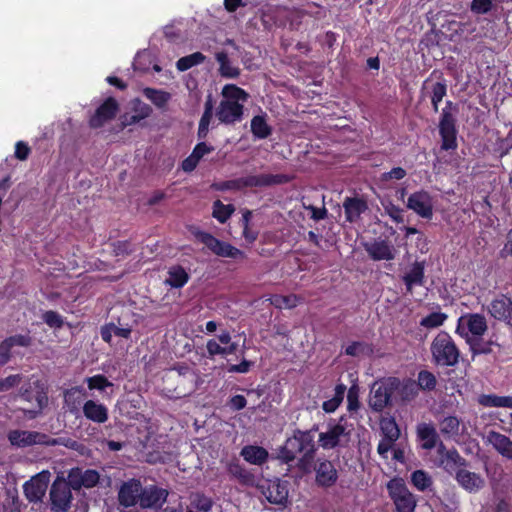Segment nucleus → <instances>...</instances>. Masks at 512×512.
Wrapping results in <instances>:
<instances>
[{
  "mask_svg": "<svg viewBox=\"0 0 512 512\" xmlns=\"http://www.w3.org/2000/svg\"><path fill=\"white\" fill-rule=\"evenodd\" d=\"M248 94L233 84H227L222 89V100L216 111L221 123L234 124L242 120L244 104Z\"/></svg>",
  "mask_w": 512,
  "mask_h": 512,
  "instance_id": "1",
  "label": "nucleus"
},
{
  "mask_svg": "<svg viewBox=\"0 0 512 512\" xmlns=\"http://www.w3.org/2000/svg\"><path fill=\"white\" fill-rule=\"evenodd\" d=\"M314 435L311 431L296 430L280 448L278 457L285 463H289L302 455L303 458H311L315 453Z\"/></svg>",
  "mask_w": 512,
  "mask_h": 512,
  "instance_id": "2",
  "label": "nucleus"
},
{
  "mask_svg": "<svg viewBox=\"0 0 512 512\" xmlns=\"http://www.w3.org/2000/svg\"><path fill=\"white\" fill-rule=\"evenodd\" d=\"M430 351L436 365L455 366L459 361L460 352L452 337L445 331H440L434 337Z\"/></svg>",
  "mask_w": 512,
  "mask_h": 512,
  "instance_id": "3",
  "label": "nucleus"
},
{
  "mask_svg": "<svg viewBox=\"0 0 512 512\" xmlns=\"http://www.w3.org/2000/svg\"><path fill=\"white\" fill-rule=\"evenodd\" d=\"M388 495L397 512H414L417 506L416 496L409 490L402 478L395 477L386 485Z\"/></svg>",
  "mask_w": 512,
  "mask_h": 512,
  "instance_id": "4",
  "label": "nucleus"
},
{
  "mask_svg": "<svg viewBox=\"0 0 512 512\" xmlns=\"http://www.w3.org/2000/svg\"><path fill=\"white\" fill-rule=\"evenodd\" d=\"M290 179L291 178L285 174L247 175L225 182L222 188L240 190L246 187H265L287 183Z\"/></svg>",
  "mask_w": 512,
  "mask_h": 512,
  "instance_id": "5",
  "label": "nucleus"
},
{
  "mask_svg": "<svg viewBox=\"0 0 512 512\" xmlns=\"http://www.w3.org/2000/svg\"><path fill=\"white\" fill-rule=\"evenodd\" d=\"M487 328V322L483 315L471 313L458 319L456 333L465 339L468 344L475 339H481Z\"/></svg>",
  "mask_w": 512,
  "mask_h": 512,
  "instance_id": "6",
  "label": "nucleus"
},
{
  "mask_svg": "<svg viewBox=\"0 0 512 512\" xmlns=\"http://www.w3.org/2000/svg\"><path fill=\"white\" fill-rule=\"evenodd\" d=\"M351 430L346 424L341 421L329 426L327 431L319 434V445L325 449L330 450L336 447L347 446L350 441Z\"/></svg>",
  "mask_w": 512,
  "mask_h": 512,
  "instance_id": "7",
  "label": "nucleus"
},
{
  "mask_svg": "<svg viewBox=\"0 0 512 512\" xmlns=\"http://www.w3.org/2000/svg\"><path fill=\"white\" fill-rule=\"evenodd\" d=\"M8 439L13 446L17 447H28L36 444L54 446L58 444L57 439L36 431L13 430L9 432Z\"/></svg>",
  "mask_w": 512,
  "mask_h": 512,
  "instance_id": "8",
  "label": "nucleus"
},
{
  "mask_svg": "<svg viewBox=\"0 0 512 512\" xmlns=\"http://www.w3.org/2000/svg\"><path fill=\"white\" fill-rule=\"evenodd\" d=\"M260 489L265 498L272 504L286 507L288 504V482L280 479L265 480Z\"/></svg>",
  "mask_w": 512,
  "mask_h": 512,
  "instance_id": "9",
  "label": "nucleus"
},
{
  "mask_svg": "<svg viewBox=\"0 0 512 512\" xmlns=\"http://www.w3.org/2000/svg\"><path fill=\"white\" fill-rule=\"evenodd\" d=\"M50 500L52 510L56 512H66L70 508L72 501L69 483L58 477L51 486Z\"/></svg>",
  "mask_w": 512,
  "mask_h": 512,
  "instance_id": "10",
  "label": "nucleus"
},
{
  "mask_svg": "<svg viewBox=\"0 0 512 512\" xmlns=\"http://www.w3.org/2000/svg\"><path fill=\"white\" fill-rule=\"evenodd\" d=\"M194 235L198 241L203 243L208 249L218 256L234 259L243 256L242 251L226 242L218 240L209 233L197 231Z\"/></svg>",
  "mask_w": 512,
  "mask_h": 512,
  "instance_id": "11",
  "label": "nucleus"
},
{
  "mask_svg": "<svg viewBox=\"0 0 512 512\" xmlns=\"http://www.w3.org/2000/svg\"><path fill=\"white\" fill-rule=\"evenodd\" d=\"M407 208L424 219H431L434 210V199L426 190L412 193L407 199Z\"/></svg>",
  "mask_w": 512,
  "mask_h": 512,
  "instance_id": "12",
  "label": "nucleus"
},
{
  "mask_svg": "<svg viewBox=\"0 0 512 512\" xmlns=\"http://www.w3.org/2000/svg\"><path fill=\"white\" fill-rule=\"evenodd\" d=\"M365 251L374 261H391L394 260L397 250L394 245L386 240L377 238L363 244Z\"/></svg>",
  "mask_w": 512,
  "mask_h": 512,
  "instance_id": "13",
  "label": "nucleus"
},
{
  "mask_svg": "<svg viewBox=\"0 0 512 512\" xmlns=\"http://www.w3.org/2000/svg\"><path fill=\"white\" fill-rule=\"evenodd\" d=\"M439 132L442 139L441 148L443 150H454L457 148L455 119L446 108L442 110Z\"/></svg>",
  "mask_w": 512,
  "mask_h": 512,
  "instance_id": "14",
  "label": "nucleus"
},
{
  "mask_svg": "<svg viewBox=\"0 0 512 512\" xmlns=\"http://www.w3.org/2000/svg\"><path fill=\"white\" fill-rule=\"evenodd\" d=\"M393 393L391 380L375 382L371 387L369 405L375 411L383 410L389 403Z\"/></svg>",
  "mask_w": 512,
  "mask_h": 512,
  "instance_id": "15",
  "label": "nucleus"
},
{
  "mask_svg": "<svg viewBox=\"0 0 512 512\" xmlns=\"http://www.w3.org/2000/svg\"><path fill=\"white\" fill-rule=\"evenodd\" d=\"M50 473L43 471L27 481L23 488L26 498L30 502H40L48 488Z\"/></svg>",
  "mask_w": 512,
  "mask_h": 512,
  "instance_id": "16",
  "label": "nucleus"
},
{
  "mask_svg": "<svg viewBox=\"0 0 512 512\" xmlns=\"http://www.w3.org/2000/svg\"><path fill=\"white\" fill-rule=\"evenodd\" d=\"M454 478L463 490L471 494L478 493L485 486V478L479 473L468 470L467 467L458 470Z\"/></svg>",
  "mask_w": 512,
  "mask_h": 512,
  "instance_id": "17",
  "label": "nucleus"
},
{
  "mask_svg": "<svg viewBox=\"0 0 512 512\" xmlns=\"http://www.w3.org/2000/svg\"><path fill=\"white\" fill-rule=\"evenodd\" d=\"M166 497L167 493L163 489L155 486L141 487L138 503L142 508L158 509L166 501Z\"/></svg>",
  "mask_w": 512,
  "mask_h": 512,
  "instance_id": "18",
  "label": "nucleus"
},
{
  "mask_svg": "<svg viewBox=\"0 0 512 512\" xmlns=\"http://www.w3.org/2000/svg\"><path fill=\"white\" fill-rule=\"evenodd\" d=\"M141 483L138 480H130L120 487L118 499L122 506L131 507L139 502Z\"/></svg>",
  "mask_w": 512,
  "mask_h": 512,
  "instance_id": "19",
  "label": "nucleus"
},
{
  "mask_svg": "<svg viewBox=\"0 0 512 512\" xmlns=\"http://www.w3.org/2000/svg\"><path fill=\"white\" fill-rule=\"evenodd\" d=\"M488 311L495 319L510 321L512 318V301L507 296L500 295L491 301Z\"/></svg>",
  "mask_w": 512,
  "mask_h": 512,
  "instance_id": "20",
  "label": "nucleus"
},
{
  "mask_svg": "<svg viewBox=\"0 0 512 512\" xmlns=\"http://www.w3.org/2000/svg\"><path fill=\"white\" fill-rule=\"evenodd\" d=\"M315 472L317 484L323 487L334 485L338 479L335 465L328 460L320 461L315 468Z\"/></svg>",
  "mask_w": 512,
  "mask_h": 512,
  "instance_id": "21",
  "label": "nucleus"
},
{
  "mask_svg": "<svg viewBox=\"0 0 512 512\" xmlns=\"http://www.w3.org/2000/svg\"><path fill=\"white\" fill-rule=\"evenodd\" d=\"M485 440L486 443L491 445L500 455L507 459L512 458V441L509 437L496 431H489Z\"/></svg>",
  "mask_w": 512,
  "mask_h": 512,
  "instance_id": "22",
  "label": "nucleus"
},
{
  "mask_svg": "<svg viewBox=\"0 0 512 512\" xmlns=\"http://www.w3.org/2000/svg\"><path fill=\"white\" fill-rule=\"evenodd\" d=\"M468 462L463 458L456 449H449L443 458L439 459V466L442 467L450 475L456 476L458 470L467 467Z\"/></svg>",
  "mask_w": 512,
  "mask_h": 512,
  "instance_id": "23",
  "label": "nucleus"
},
{
  "mask_svg": "<svg viewBox=\"0 0 512 512\" xmlns=\"http://www.w3.org/2000/svg\"><path fill=\"white\" fill-rule=\"evenodd\" d=\"M416 434L423 449L431 450L437 446L439 436L433 424L419 423L416 428Z\"/></svg>",
  "mask_w": 512,
  "mask_h": 512,
  "instance_id": "24",
  "label": "nucleus"
},
{
  "mask_svg": "<svg viewBox=\"0 0 512 512\" xmlns=\"http://www.w3.org/2000/svg\"><path fill=\"white\" fill-rule=\"evenodd\" d=\"M117 102L109 98L95 112L90 119L91 127H101L106 121L112 119L117 112Z\"/></svg>",
  "mask_w": 512,
  "mask_h": 512,
  "instance_id": "25",
  "label": "nucleus"
},
{
  "mask_svg": "<svg viewBox=\"0 0 512 512\" xmlns=\"http://www.w3.org/2000/svg\"><path fill=\"white\" fill-rule=\"evenodd\" d=\"M84 416L95 423L102 424L108 420V408L94 400H87L83 404Z\"/></svg>",
  "mask_w": 512,
  "mask_h": 512,
  "instance_id": "26",
  "label": "nucleus"
},
{
  "mask_svg": "<svg viewBox=\"0 0 512 512\" xmlns=\"http://www.w3.org/2000/svg\"><path fill=\"white\" fill-rule=\"evenodd\" d=\"M424 271V262H415L411 265L403 276L407 292L411 293L414 286H422L424 284Z\"/></svg>",
  "mask_w": 512,
  "mask_h": 512,
  "instance_id": "27",
  "label": "nucleus"
},
{
  "mask_svg": "<svg viewBox=\"0 0 512 512\" xmlns=\"http://www.w3.org/2000/svg\"><path fill=\"white\" fill-rule=\"evenodd\" d=\"M70 482L75 486H85L87 488L95 486L99 481V473L95 470L73 471L70 475Z\"/></svg>",
  "mask_w": 512,
  "mask_h": 512,
  "instance_id": "28",
  "label": "nucleus"
},
{
  "mask_svg": "<svg viewBox=\"0 0 512 512\" xmlns=\"http://www.w3.org/2000/svg\"><path fill=\"white\" fill-rule=\"evenodd\" d=\"M347 221L355 222L360 215L367 209L366 203L358 198H346L343 203Z\"/></svg>",
  "mask_w": 512,
  "mask_h": 512,
  "instance_id": "29",
  "label": "nucleus"
},
{
  "mask_svg": "<svg viewBox=\"0 0 512 512\" xmlns=\"http://www.w3.org/2000/svg\"><path fill=\"white\" fill-rule=\"evenodd\" d=\"M85 396L82 387H72L64 392V404L69 412L75 414L79 411Z\"/></svg>",
  "mask_w": 512,
  "mask_h": 512,
  "instance_id": "30",
  "label": "nucleus"
},
{
  "mask_svg": "<svg viewBox=\"0 0 512 512\" xmlns=\"http://www.w3.org/2000/svg\"><path fill=\"white\" fill-rule=\"evenodd\" d=\"M168 277L165 279V284L172 288H181L189 280V274L181 266H172L168 269Z\"/></svg>",
  "mask_w": 512,
  "mask_h": 512,
  "instance_id": "31",
  "label": "nucleus"
},
{
  "mask_svg": "<svg viewBox=\"0 0 512 512\" xmlns=\"http://www.w3.org/2000/svg\"><path fill=\"white\" fill-rule=\"evenodd\" d=\"M242 457L249 463L261 465L267 460V451L258 446H245L241 451Z\"/></svg>",
  "mask_w": 512,
  "mask_h": 512,
  "instance_id": "32",
  "label": "nucleus"
},
{
  "mask_svg": "<svg viewBox=\"0 0 512 512\" xmlns=\"http://www.w3.org/2000/svg\"><path fill=\"white\" fill-rule=\"evenodd\" d=\"M410 481L412 485L420 492L431 490L433 479L425 470L419 469L411 473Z\"/></svg>",
  "mask_w": 512,
  "mask_h": 512,
  "instance_id": "33",
  "label": "nucleus"
},
{
  "mask_svg": "<svg viewBox=\"0 0 512 512\" xmlns=\"http://www.w3.org/2000/svg\"><path fill=\"white\" fill-rule=\"evenodd\" d=\"M217 62L219 63V72L221 76L225 78H236L240 74L238 67L234 66L228 58L225 52H218L215 55Z\"/></svg>",
  "mask_w": 512,
  "mask_h": 512,
  "instance_id": "34",
  "label": "nucleus"
},
{
  "mask_svg": "<svg viewBox=\"0 0 512 512\" xmlns=\"http://www.w3.org/2000/svg\"><path fill=\"white\" fill-rule=\"evenodd\" d=\"M478 402L485 407L512 408V396L484 394L479 397Z\"/></svg>",
  "mask_w": 512,
  "mask_h": 512,
  "instance_id": "35",
  "label": "nucleus"
},
{
  "mask_svg": "<svg viewBox=\"0 0 512 512\" xmlns=\"http://www.w3.org/2000/svg\"><path fill=\"white\" fill-rule=\"evenodd\" d=\"M251 132L254 137L258 139H265L271 134L272 129L268 125L264 115H257L252 118Z\"/></svg>",
  "mask_w": 512,
  "mask_h": 512,
  "instance_id": "36",
  "label": "nucleus"
},
{
  "mask_svg": "<svg viewBox=\"0 0 512 512\" xmlns=\"http://www.w3.org/2000/svg\"><path fill=\"white\" fill-rule=\"evenodd\" d=\"M346 391V386L344 384H338L334 390V396L323 402L322 408L326 413H333L339 407L341 402L343 401L344 394Z\"/></svg>",
  "mask_w": 512,
  "mask_h": 512,
  "instance_id": "37",
  "label": "nucleus"
},
{
  "mask_svg": "<svg viewBox=\"0 0 512 512\" xmlns=\"http://www.w3.org/2000/svg\"><path fill=\"white\" fill-rule=\"evenodd\" d=\"M460 427V421L455 416L444 417L439 422V428L441 433L447 437H453L458 435Z\"/></svg>",
  "mask_w": 512,
  "mask_h": 512,
  "instance_id": "38",
  "label": "nucleus"
},
{
  "mask_svg": "<svg viewBox=\"0 0 512 512\" xmlns=\"http://www.w3.org/2000/svg\"><path fill=\"white\" fill-rule=\"evenodd\" d=\"M143 94L147 99H149L153 104L157 107H164L167 102L171 99V94L163 91L157 90L153 88H145L143 90Z\"/></svg>",
  "mask_w": 512,
  "mask_h": 512,
  "instance_id": "39",
  "label": "nucleus"
},
{
  "mask_svg": "<svg viewBox=\"0 0 512 512\" xmlns=\"http://www.w3.org/2000/svg\"><path fill=\"white\" fill-rule=\"evenodd\" d=\"M213 114V106L211 100H208L205 103V110L204 113L199 121V127H198V138L204 139L206 138L208 132H209V125L212 119Z\"/></svg>",
  "mask_w": 512,
  "mask_h": 512,
  "instance_id": "40",
  "label": "nucleus"
},
{
  "mask_svg": "<svg viewBox=\"0 0 512 512\" xmlns=\"http://www.w3.org/2000/svg\"><path fill=\"white\" fill-rule=\"evenodd\" d=\"M220 344L221 343L215 339H210L207 342L206 348L209 356L214 357L216 355H230L233 354L237 349L236 344H230L229 346H221Z\"/></svg>",
  "mask_w": 512,
  "mask_h": 512,
  "instance_id": "41",
  "label": "nucleus"
},
{
  "mask_svg": "<svg viewBox=\"0 0 512 512\" xmlns=\"http://www.w3.org/2000/svg\"><path fill=\"white\" fill-rule=\"evenodd\" d=\"M204 60L205 56L201 52H195L180 58L176 63V67L179 71H186L196 65L203 63Z\"/></svg>",
  "mask_w": 512,
  "mask_h": 512,
  "instance_id": "42",
  "label": "nucleus"
},
{
  "mask_svg": "<svg viewBox=\"0 0 512 512\" xmlns=\"http://www.w3.org/2000/svg\"><path fill=\"white\" fill-rule=\"evenodd\" d=\"M270 302L276 308H279V309H283V308L290 309V308H294V307L297 306V304L299 303V297L294 295V294L287 295V296H284V295H273L270 298Z\"/></svg>",
  "mask_w": 512,
  "mask_h": 512,
  "instance_id": "43",
  "label": "nucleus"
},
{
  "mask_svg": "<svg viewBox=\"0 0 512 512\" xmlns=\"http://www.w3.org/2000/svg\"><path fill=\"white\" fill-rule=\"evenodd\" d=\"M447 315L442 312H432L423 317L420 321V326L427 329L438 328L446 321Z\"/></svg>",
  "mask_w": 512,
  "mask_h": 512,
  "instance_id": "44",
  "label": "nucleus"
},
{
  "mask_svg": "<svg viewBox=\"0 0 512 512\" xmlns=\"http://www.w3.org/2000/svg\"><path fill=\"white\" fill-rule=\"evenodd\" d=\"M383 438L395 442L400 436V430L394 419H385L381 422Z\"/></svg>",
  "mask_w": 512,
  "mask_h": 512,
  "instance_id": "45",
  "label": "nucleus"
},
{
  "mask_svg": "<svg viewBox=\"0 0 512 512\" xmlns=\"http://www.w3.org/2000/svg\"><path fill=\"white\" fill-rule=\"evenodd\" d=\"M437 379L435 375L427 370H422L418 373L417 385L424 391H432L435 389Z\"/></svg>",
  "mask_w": 512,
  "mask_h": 512,
  "instance_id": "46",
  "label": "nucleus"
},
{
  "mask_svg": "<svg viewBox=\"0 0 512 512\" xmlns=\"http://www.w3.org/2000/svg\"><path fill=\"white\" fill-rule=\"evenodd\" d=\"M468 345L473 354H489L493 351V346L496 343L492 340L485 341L482 336L481 339H475L469 342Z\"/></svg>",
  "mask_w": 512,
  "mask_h": 512,
  "instance_id": "47",
  "label": "nucleus"
},
{
  "mask_svg": "<svg viewBox=\"0 0 512 512\" xmlns=\"http://www.w3.org/2000/svg\"><path fill=\"white\" fill-rule=\"evenodd\" d=\"M234 212V207L231 204L225 205L217 200L213 205V216L221 223H224L231 214Z\"/></svg>",
  "mask_w": 512,
  "mask_h": 512,
  "instance_id": "48",
  "label": "nucleus"
},
{
  "mask_svg": "<svg viewBox=\"0 0 512 512\" xmlns=\"http://www.w3.org/2000/svg\"><path fill=\"white\" fill-rule=\"evenodd\" d=\"M447 93V85L445 82H436L431 90V102L435 112L438 111L439 103L443 100Z\"/></svg>",
  "mask_w": 512,
  "mask_h": 512,
  "instance_id": "49",
  "label": "nucleus"
},
{
  "mask_svg": "<svg viewBox=\"0 0 512 512\" xmlns=\"http://www.w3.org/2000/svg\"><path fill=\"white\" fill-rule=\"evenodd\" d=\"M86 383L90 390L104 391L106 388L113 386V384L101 374L86 378Z\"/></svg>",
  "mask_w": 512,
  "mask_h": 512,
  "instance_id": "50",
  "label": "nucleus"
},
{
  "mask_svg": "<svg viewBox=\"0 0 512 512\" xmlns=\"http://www.w3.org/2000/svg\"><path fill=\"white\" fill-rule=\"evenodd\" d=\"M385 213L396 223H403V209L396 206L392 202L383 203Z\"/></svg>",
  "mask_w": 512,
  "mask_h": 512,
  "instance_id": "51",
  "label": "nucleus"
},
{
  "mask_svg": "<svg viewBox=\"0 0 512 512\" xmlns=\"http://www.w3.org/2000/svg\"><path fill=\"white\" fill-rule=\"evenodd\" d=\"M42 318L44 322L51 328H61L64 324L63 317L59 313L52 310L46 311Z\"/></svg>",
  "mask_w": 512,
  "mask_h": 512,
  "instance_id": "52",
  "label": "nucleus"
},
{
  "mask_svg": "<svg viewBox=\"0 0 512 512\" xmlns=\"http://www.w3.org/2000/svg\"><path fill=\"white\" fill-rule=\"evenodd\" d=\"M492 9V0H472L471 11L476 14H486Z\"/></svg>",
  "mask_w": 512,
  "mask_h": 512,
  "instance_id": "53",
  "label": "nucleus"
},
{
  "mask_svg": "<svg viewBox=\"0 0 512 512\" xmlns=\"http://www.w3.org/2000/svg\"><path fill=\"white\" fill-rule=\"evenodd\" d=\"M11 348L14 346L27 347L31 344L29 335H14L4 340Z\"/></svg>",
  "mask_w": 512,
  "mask_h": 512,
  "instance_id": "54",
  "label": "nucleus"
},
{
  "mask_svg": "<svg viewBox=\"0 0 512 512\" xmlns=\"http://www.w3.org/2000/svg\"><path fill=\"white\" fill-rule=\"evenodd\" d=\"M22 377L19 374L10 375L5 379H0V391H8L21 382Z\"/></svg>",
  "mask_w": 512,
  "mask_h": 512,
  "instance_id": "55",
  "label": "nucleus"
},
{
  "mask_svg": "<svg viewBox=\"0 0 512 512\" xmlns=\"http://www.w3.org/2000/svg\"><path fill=\"white\" fill-rule=\"evenodd\" d=\"M214 148L205 142L198 143L191 154H193L199 161L207 154L211 153Z\"/></svg>",
  "mask_w": 512,
  "mask_h": 512,
  "instance_id": "56",
  "label": "nucleus"
},
{
  "mask_svg": "<svg viewBox=\"0 0 512 512\" xmlns=\"http://www.w3.org/2000/svg\"><path fill=\"white\" fill-rule=\"evenodd\" d=\"M406 176V171L401 167H395L382 175L383 180L396 179L401 180Z\"/></svg>",
  "mask_w": 512,
  "mask_h": 512,
  "instance_id": "57",
  "label": "nucleus"
},
{
  "mask_svg": "<svg viewBox=\"0 0 512 512\" xmlns=\"http://www.w3.org/2000/svg\"><path fill=\"white\" fill-rule=\"evenodd\" d=\"M30 153V148L22 141L16 143L15 156L19 160H26Z\"/></svg>",
  "mask_w": 512,
  "mask_h": 512,
  "instance_id": "58",
  "label": "nucleus"
},
{
  "mask_svg": "<svg viewBox=\"0 0 512 512\" xmlns=\"http://www.w3.org/2000/svg\"><path fill=\"white\" fill-rule=\"evenodd\" d=\"M198 163L199 160L193 154H190L183 160L181 167L185 172H192L197 167Z\"/></svg>",
  "mask_w": 512,
  "mask_h": 512,
  "instance_id": "59",
  "label": "nucleus"
},
{
  "mask_svg": "<svg viewBox=\"0 0 512 512\" xmlns=\"http://www.w3.org/2000/svg\"><path fill=\"white\" fill-rule=\"evenodd\" d=\"M348 409L356 410L359 407L358 395L355 387H351L347 395Z\"/></svg>",
  "mask_w": 512,
  "mask_h": 512,
  "instance_id": "60",
  "label": "nucleus"
},
{
  "mask_svg": "<svg viewBox=\"0 0 512 512\" xmlns=\"http://www.w3.org/2000/svg\"><path fill=\"white\" fill-rule=\"evenodd\" d=\"M11 349L12 348L5 341L0 344V366L7 363L10 359Z\"/></svg>",
  "mask_w": 512,
  "mask_h": 512,
  "instance_id": "61",
  "label": "nucleus"
},
{
  "mask_svg": "<svg viewBox=\"0 0 512 512\" xmlns=\"http://www.w3.org/2000/svg\"><path fill=\"white\" fill-rule=\"evenodd\" d=\"M364 349L360 342H353L345 348V353L350 356H358Z\"/></svg>",
  "mask_w": 512,
  "mask_h": 512,
  "instance_id": "62",
  "label": "nucleus"
},
{
  "mask_svg": "<svg viewBox=\"0 0 512 512\" xmlns=\"http://www.w3.org/2000/svg\"><path fill=\"white\" fill-rule=\"evenodd\" d=\"M246 399L243 395H235L230 399V405L234 410H241L246 406Z\"/></svg>",
  "mask_w": 512,
  "mask_h": 512,
  "instance_id": "63",
  "label": "nucleus"
},
{
  "mask_svg": "<svg viewBox=\"0 0 512 512\" xmlns=\"http://www.w3.org/2000/svg\"><path fill=\"white\" fill-rule=\"evenodd\" d=\"M393 443V441L383 438L378 444V453L381 456L386 457L387 453L391 450Z\"/></svg>",
  "mask_w": 512,
  "mask_h": 512,
  "instance_id": "64",
  "label": "nucleus"
}]
</instances>
